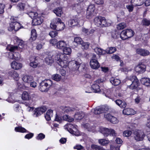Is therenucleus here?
<instances>
[{"mask_svg": "<svg viewBox=\"0 0 150 150\" xmlns=\"http://www.w3.org/2000/svg\"><path fill=\"white\" fill-rule=\"evenodd\" d=\"M78 23V20L76 18L74 19H71L68 21L69 25L73 26L77 25Z\"/></svg>", "mask_w": 150, "mask_h": 150, "instance_id": "36", "label": "nucleus"}, {"mask_svg": "<svg viewBox=\"0 0 150 150\" xmlns=\"http://www.w3.org/2000/svg\"><path fill=\"white\" fill-rule=\"evenodd\" d=\"M115 102L121 108H125L127 105L125 101L119 99L117 100H115Z\"/></svg>", "mask_w": 150, "mask_h": 150, "instance_id": "16", "label": "nucleus"}, {"mask_svg": "<svg viewBox=\"0 0 150 150\" xmlns=\"http://www.w3.org/2000/svg\"><path fill=\"white\" fill-rule=\"evenodd\" d=\"M22 80L24 82L26 83H29L33 80V78L31 76L25 75L23 76Z\"/></svg>", "mask_w": 150, "mask_h": 150, "instance_id": "21", "label": "nucleus"}, {"mask_svg": "<svg viewBox=\"0 0 150 150\" xmlns=\"http://www.w3.org/2000/svg\"><path fill=\"white\" fill-rule=\"evenodd\" d=\"M50 43L52 45H54L56 44L57 45V39H52L50 40Z\"/></svg>", "mask_w": 150, "mask_h": 150, "instance_id": "63", "label": "nucleus"}, {"mask_svg": "<svg viewBox=\"0 0 150 150\" xmlns=\"http://www.w3.org/2000/svg\"><path fill=\"white\" fill-rule=\"evenodd\" d=\"M94 51L97 54L99 55L104 54L106 53V51L105 50L98 47L95 48L94 49Z\"/></svg>", "mask_w": 150, "mask_h": 150, "instance_id": "28", "label": "nucleus"}, {"mask_svg": "<svg viewBox=\"0 0 150 150\" xmlns=\"http://www.w3.org/2000/svg\"><path fill=\"white\" fill-rule=\"evenodd\" d=\"M128 80L127 82L131 81L132 84L128 86L127 87L131 89H133L137 88L139 85V80L135 76H130L127 77Z\"/></svg>", "mask_w": 150, "mask_h": 150, "instance_id": "2", "label": "nucleus"}, {"mask_svg": "<svg viewBox=\"0 0 150 150\" xmlns=\"http://www.w3.org/2000/svg\"><path fill=\"white\" fill-rule=\"evenodd\" d=\"M142 24L143 25L148 26L150 25V19L144 18L142 21Z\"/></svg>", "mask_w": 150, "mask_h": 150, "instance_id": "38", "label": "nucleus"}, {"mask_svg": "<svg viewBox=\"0 0 150 150\" xmlns=\"http://www.w3.org/2000/svg\"><path fill=\"white\" fill-rule=\"evenodd\" d=\"M109 25V24L107 22L105 18L104 17H102L100 27H107Z\"/></svg>", "mask_w": 150, "mask_h": 150, "instance_id": "41", "label": "nucleus"}, {"mask_svg": "<svg viewBox=\"0 0 150 150\" xmlns=\"http://www.w3.org/2000/svg\"><path fill=\"white\" fill-rule=\"evenodd\" d=\"M104 117L108 120L109 121H110V120L111 119V118L112 117V115L108 113L107 114H104Z\"/></svg>", "mask_w": 150, "mask_h": 150, "instance_id": "62", "label": "nucleus"}, {"mask_svg": "<svg viewBox=\"0 0 150 150\" xmlns=\"http://www.w3.org/2000/svg\"><path fill=\"white\" fill-rule=\"evenodd\" d=\"M52 79L57 81H59L61 79V76L58 74H53L52 76Z\"/></svg>", "mask_w": 150, "mask_h": 150, "instance_id": "40", "label": "nucleus"}, {"mask_svg": "<svg viewBox=\"0 0 150 150\" xmlns=\"http://www.w3.org/2000/svg\"><path fill=\"white\" fill-rule=\"evenodd\" d=\"M53 23H51L50 27L57 31H60L64 29L65 27V24L62 22L61 19L59 18H56L53 20Z\"/></svg>", "mask_w": 150, "mask_h": 150, "instance_id": "1", "label": "nucleus"}, {"mask_svg": "<svg viewBox=\"0 0 150 150\" xmlns=\"http://www.w3.org/2000/svg\"><path fill=\"white\" fill-rule=\"evenodd\" d=\"M126 26V24L125 23H122L117 25V28L118 30H121L125 28Z\"/></svg>", "mask_w": 150, "mask_h": 150, "instance_id": "45", "label": "nucleus"}, {"mask_svg": "<svg viewBox=\"0 0 150 150\" xmlns=\"http://www.w3.org/2000/svg\"><path fill=\"white\" fill-rule=\"evenodd\" d=\"M132 134V132L130 130H125L123 133V136L126 137L130 136Z\"/></svg>", "mask_w": 150, "mask_h": 150, "instance_id": "52", "label": "nucleus"}, {"mask_svg": "<svg viewBox=\"0 0 150 150\" xmlns=\"http://www.w3.org/2000/svg\"><path fill=\"white\" fill-rule=\"evenodd\" d=\"M9 74L13 77H17L18 76V74L17 72L13 70L9 71Z\"/></svg>", "mask_w": 150, "mask_h": 150, "instance_id": "49", "label": "nucleus"}, {"mask_svg": "<svg viewBox=\"0 0 150 150\" xmlns=\"http://www.w3.org/2000/svg\"><path fill=\"white\" fill-rule=\"evenodd\" d=\"M37 38V34L36 30L33 29L31 30V36L30 39V41L35 40Z\"/></svg>", "mask_w": 150, "mask_h": 150, "instance_id": "26", "label": "nucleus"}, {"mask_svg": "<svg viewBox=\"0 0 150 150\" xmlns=\"http://www.w3.org/2000/svg\"><path fill=\"white\" fill-rule=\"evenodd\" d=\"M109 134L113 136H116L117 134L115 131L113 129H110Z\"/></svg>", "mask_w": 150, "mask_h": 150, "instance_id": "61", "label": "nucleus"}, {"mask_svg": "<svg viewBox=\"0 0 150 150\" xmlns=\"http://www.w3.org/2000/svg\"><path fill=\"white\" fill-rule=\"evenodd\" d=\"M136 52L137 54L144 57L148 56L150 54V52L148 50L142 48L137 49Z\"/></svg>", "mask_w": 150, "mask_h": 150, "instance_id": "10", "label": "nucleus"}, {"mask_svg": "<svg viewBox=\"0 0 150 150\" xmlns=\"http://www.w3.org/2000/svg\"><path fill=\"white\" fill-rule=\"evenodd\" d=\"M25 5L22 3H19L17 5V7L21 11L23 10L24 9Z\"/></svg>", "mask_w": 150, "mask_h": 150, "instance_id": "54", "label": "nucleus"}, {"mask_svg": "<svg viewBox=\"0 0 150 150\" xmlns=\"http://www.w3.org/2000/svg\"><path fill=\"white\" fill-rule=\"evenodd\" d=\"M62 118L64 120L68 122H72L74 120V119L67 115H65L62 117Z\"/></svg>", "mask_w": 150, "mask_h": 150, "instance_id": "34", "label": "nucleus"}, {"mask_svg": "<svg viewBox=\"0 0 150 150\" xmlns=\"http://www.w3.org/2000/svg\"><path fill=\"white\" fill-rule=\"evenodd\" d=\"M141 83L146 86L150 87V80L149 78H143L141 80Z\"/></svg>", "mask_w": 150, "mask_h": 150, "instance_id": "23", "label": "nucleus"}, {"mask_svg": "<svg viewBox=\"0 0 150 150\" xmlns=\"http://www.w3.org/2000/svg\"><path fill=\"white\" fill-rule=\"evenodd\" d=\"M116 48L115 47H108L106 50V53L108 54H112L116 51Z\"/></svg>", "mask_w": 150, "mask_h": 150, "instance_id": "35", "label": "nucleus"}, {"mask_svg": "<svg viewBox=\"0 0 150 150\" xmlns=\"http://www.w3.org/2000/svg\"><path fill=\"white\" fill-rule=\"evenodd\" d=\"M90 64L91 68L94 69H97L100 66L97 59H92L90 61Z\"/></svg>", "mask_w": 150, "mask_h": 150, "instance_id": "12", "label": "nucleus"}, {"mask_svg": "<svg viewBox=\"0 0 150 150\" xmlns=\"http://www.w3.org/2000/svg\"><path fill=\"white\" fill-rule=\"evenodd\" d=\"M91 88L93 91L95 93H98L100 91V87L97 84H93L91 86Z\"/></svg>", "mask_w": 150, "mask_h": 150, "instance_id": "32", "label": "nucleus"}, {"mask_svg": "<svg viewBox=\"0 0 150 150\" xmlns=\"http://www.w3.org/2000/svg\"><path fill=\"white\" fill-rule=\"evenodd\" d=\"M123 113L126 115H132L135 113V111L134 110L130 108H126L124 109L122 111Z\"/></svg>", "mask_w": 150, "mask_h": 150, "instance_id": "15", "label": "nucleus"}, {"mask_svg": "<svg viewBox=\"0 0 150 150\" xmlns=\"http://www.w3.org/2000/svg\"><path fill=\"white\" fill-rule=\"evenodd\" d=\"M22 98L24 100H28L29 99V96L26 91H24L22 95Z\"/></svg>", "mask_w": 150, "mask_h": 150, "instance_id": "44", "label": "nucleus"}, {"mask_svg": "<svg viewBox=\"0 0 150 150\" xmlns=\"http://www.w3.org/2000/svg\"><path fill=\"white\" fill-rule=\"evenodd\" d=\"M145 136L144 133L140 131L136 132L134 133V138L137 141H139L143 139Z\"/></svg>", "mask_w": 150, "mask_h": 150, "instance_id": "11", "label": "nucleus"}, {"mask_svg": "<svg viewBox=\"0 0 150 150\" xmlns=\"http://www.w3.org/2000/svg\"><path fill=\"white\" fill-rule=\"evenodd\" d=\"M80 64L79 62L75 60H73L69 62L68 66L70 69L71 71L77 70L80 67Z\"/></svg>", "mask_w": 150, "mask_h": 150, "instance_id": "6", "label": "nucleus"}, {"mask_svg": "<svg viewBox=\"0 0 150 150\" xmlns=\"http://www.w3.org/2000/svg\"><path fill=\"white\" fill-rule=\"evenodd\" d=\"M57 32L55 31H50L49 33V35L52 37L54 38L57 35Z\"/></svg>", "mask_w": 150, "mask_h": 150, "instance_id": "55", "label": "nucleus"}, {"mask_svg": "<svg viewBox=\"0 0 150 150\" xmlns=\"http://www.w3.org/2000/svg\"><path fill=\"white\" fill-rule=\"evenodd\" d=\"M66 46V42L63 40L58 41L56 45L57 48L59 49H63Z\"/></svg>", "mask_w": 150, "mask_h": 150, "instance_id": "20", "label": "nucleus"}, {"mask_svg": "<svg viewBox=\"0 0 150 150\" xmlns=\"http://www.w3.org/2000/svg\"><path fill=\"white\" fill-rule=\"evenodd\" d=\"M91 147L93 150H105L102 146L95 144H92Z\"/></svg>", "mask_w": 150, "mask_h": 150, "instance_id": "39", "label": "nucleus"}, {"mask_svg": "<svg viewBox=\"0 0 150 150\" xmlns=\"http://www.w3.org/2000/svg\"><path fill=\"white\" fill-rule=\"evenodd\" d=\"M27 14L29 15V16L31 18H35V17L37 16L38 15V13L36 12H30L27 13Z\"/></svg>", "mask_w": 150, "mask_h": 150, "instance_id": "50", "label": "nucleus"}, {"mask_svg": "<svg viewBox=\"0 0 150 150\" xmlns=\"http://www.w3.org/2000/svg\"><path fill=\"white\" fill-rule=\"evenodd\" d=\"M45 135L42 133H40L38 134L36 137L37 139L38 140H42L45 138Z\"/></svg>", "mask_w": 150, "mask_h": 150, "instance_id": "57", "label": "nucleus"}, {"mask_svg": "<svg viewBox=\"0 0 150 150\" xmlns=\"http://www.w3.org/2000/svg\"><path fill=\"white\" fill-rule=\"evenodd\" d=\"M145 0H131V3L135 6H140L142 5Z\"/></svg>", "mask_w": 150, "mask_h": 150, "instance_id": "18", "label": "nucleus"}, {"mask_svg": "<svg viewBox=\"0 0 150 150\" xmlns=\"http://www.w3.org/2000/svg\"><path fill=\"white\" fill-rule=\"evenodd\" d=\"M83 117V115H82L81 114L77 113L74 115V118L77 120H81Z\"/></svg>", "mask_w": 150, "mask_h": 150, "instance_id": "53", "label": "nucleus"}, {"mask_svg": "<svg viewBox=\"0 0 150 150\" xmlns=\"http://www.w3.org/2000/svg\"><path fill=\"white\" fill-rule=\"evenodd\" d=\"M43 21L42 16L35 17L32 20V24L33 25H38L41 24Z\"/></svg>", "mask_w": 150, "mask_h": 150, "instance_id": "13", "label": "nucleus"}, {"mask_svg": "<svg viewBox=\"0 0 150 150\" xmlns=\"http://www.w3.org/2000/svg\"><path fill=\"white\" fill-rule=\"evenodd\" d=\"M59 17H60L63 13L62 9L61 7H58L56 8L53 11Z\"/></svg>", "mask_w": 150, "mask_h": 150, "instance_id": "30", "label": "nucleus"}, {"mask_svg": "<svg viewBox=\"0 0 150 150\" xmlns=\"http://www.w3.org/2000/svg\"><path fill=\"white\" fill-rule=\"evenodd\" d=\"M5 7V4H0V14L3 13L4 12Z\"/></svg>", "mask_w": 150, "mask_h": 150, "instance_id": "59", "label": "nucleus"}, {"mask_svg": "<svg viewBox=\"0 0 150 150\" xmlns=\"http://www.w3.org/2000/svg\"><path fill=\"white\" fill-rule=\"evenodd\" d=\"M74 41L77 44L81 45L83 41L81 38L76 37L74 38Z\"/></svg>", "mask_w": 150, "mask_h": 150, "instance_id": "48", "label": "nucleus"}, {"mask_svg": "<svg viewBox=\"0 0 150 150\" xmlns=\"http://www.w3.org/2000/svg\"><path fill=\"white\" fill-rule=\"evenodd\" d=\"M110 122L112 123L116 124L118 123V121L116 117L112 116Z\"/></svg>", "mask_w": 150, "mask_h": 150, "instance_id": "56", "label": "nucleus"}, {"mask_svg": "<svg viewBox=\"0 0 150 150\" xmlns=\"http://www.w3.org/2000/svg\"><path fill=\"white\" fill-rule=\"evenodd\" d=\"M133 6H134V5L133 4L132 5H127L126 6V7L128 9V11L129 12H131L133 10Z\"/></svg>", "mask_w": 150, "mask_h": 150, "instance_id": "58", "label": "nucleus"}, {"mask_svg": "<svg viewBox=\"0 0 150 150\" xmlns=\"http://www.w3.org/2000/svg\"><path fill=\"white\" fill-rule=\"evenodd\" d=\"M52 84V81L51 80L49 79L45 80L40 83L39 87V90L42 92L47 91Z\"/></svg>", "mask_w": 150, "mask_h": 150, "instance_id": "3", "label": "nucleus"}, {"mask_svg": "<svg viewBox=\"0 0 150 150\" xmlns=\"http://www.w3.org/2000/svg\"><path fill=\"white\" fill-rule=\"evenodd\" d=\"M45 62L48 65H51L54 62V59L50 55H48L45 59Z\"/></svg>", "mask_w": 150, "mask_h": 150, "instance_id": "22", "label": "nucleus"}, {"mask_svg": "<svg viewBox=\"0 0 150 150\" xmlns=\"http://www.w3.org/2000/svg\"><path fill=\"white\" fill-rule=\"evenodd\" d=\"M95 7L94 4L90 5L86 11V17L88 18H90L95 15L96 13L94 12Z\"/></svg>", "mask_w": 150, "mask_h": 150, "instance_id": "5", "label": "nucleus"}, {"mask_svg": "<svg viewBox=\"0 0 150 150\" xmlns=\"http://www.w3.org/2000/svg\"><path fill=\"white\" fill-rule=\"evenodd\" d=\"M62 108L64 112L67 113L72 112L75 110L74 108H70L68 106H65L64 107H62Z\"/></svg>", "mask_w": 150, "mask_h": 150, "instance_id": "27", "label": "nucleus"}, {"mask_svg": "<svg viewBox=\"0 0 150 150\" xmlns=\"http://www.w3.org/2000/svg\"><path fill=\"white\" fill-rule=\"evenodd\" d=\"M99 143L102 146H107L109 143L110 141L104 139H100L98 140Z\"/></svg>", "mask_w": 150, "mask_h": 150, "instance_id": "31", "label": "nucleus"}, {"mask_svg": "<svg viewBox=\"0 0 150 150\" xmlns=\"http://www.w3.org/2000/svg\"><path fill=\"white\" fill-rule=\"evenodd\" d=\"M146 65L142 63H139L135 67V71L138 73H142L146 71Z\"/></svg>", "mask_w": 150, "mask_h": 150, "instance_id": "9", "label": "nucleus"}, {"mask_svg": "<svg viewBox=\"0 0 150 150\" xmlns=\"http://www.w3.org/2000/svg\"><path fill=\"white\" fill-rule=\"evenodd\" d=\"M134 34V32L132 30L128 29L122 30L120 36L122 39L125 40L132 37Z\"/></svg>", "mask_w": 150, "mask_h": 150, "instance_id": "4", "label": "nucleus"}, {"mask_svg": "<svg viewBox=\"0 0 150 150\" xmlns=\"http://www.w3.org/2000/svg\"><path fill=\"white\" fill-rule=\"evenodd\" d=\"M54 120L59 123H61L62 121V119L59 116L56 114Z\"/></svg>", "mask_w": 150, "mask_h": 150, "instance_id": "64", "label": "nucleus"}, {"mask_svg": "<svg viewBox=\"0 0 150 150\" xmlns=\"http://www.w3.org/2000/svg\"><path fill=\"white\" fill-rule=\"evenodd\" d=\"M64 128L68 131L70 133H72L73 132L72 129L74 128V126L71 124H67L65 125L64 127Z\"/></svg>", "mask_w": 150, "mask_h": 150, "instance_id": "25", "label": "nucleus"}, {"mask_svg": "<svg viewBox=\"0 0 150 150\" xmlns=\"http://www.w3.org/2000/svg\"><path fill=\"white\" fill-rule=\"evenodd\" d=\"M47 109V108L45 106L37 108L33 111V115L35 117H38L45 112Z\"/></svg>", "mask_w": 150, "mask_h": 150, "instance_id": "7", "label": "nucleus"}, {"mask_svg": "<svg viewBox=\"0 0 150 150\" xmlns=\"http://www.w3.org/2000/svg\"><path fill=\"white\" fill-rule=\"evenodd\" d=\"M11 66L13 69L15 70L20 69L22 67V64L21 63L16 61L13 62L11 64Z\"/></svg>", "mask_w": 150, "mask_h": 150, "instance_id": "14", "label": "nucleus"}, {"mask_svg": "<svg viewBox=\"0 0 150 150\" xmlns=\"http://www.w3.org/2000/svg\"><path fill=\"white\" fill-rule=\"evenodd\" d=\"M17 43L18 44V48L21 49L24 48V44L23 41L20 39H18L17 40Z\"/></svg>", "mask_w": 150, "mask_h": 150, "instance_id": "42", "label": "nucleus"}, {"mask_svg": "<svg viewBox=\"0 0 150 150\" xmlns=\"http://www.w3.org/2000/svg\"><path fill=\"white\" fill-rule=\"evenodd\" d=\"M100 130V132L103 135L104 137H107L109 134L110 129L108 128L101 127Z\"/></svg>", "mask_w": 150, "mask_h": 150, "instance_id": "19", "label": "nucleus"}, {"mask_svg": "<svg viewBox=\"0 0 150 150\" xmlns=\"http://www.w3.org/2000/svg\"><path fill=\"white\" fill-rule=\"evenodd\" d=\"M102 17H96L94 20V22L95 24L97 26L100 27L101 23Z\"/></svg>", "mask_w": 150, "mask_h": 150, "instance_id": "29", "label": "nucleus"}, {"mask_svg": "<svg viewBox=\"0 0 150 150\" xmlns=\"http://www.w3.org/2000/svg\"><path fill=\"white\" fill-rule=\"evenodd\" d=\"M57 63L62 67L66 68L67 67V64L66 63V61H65L64 62V61H62V59L61 61H60L59 62H57Z\"/></svg>", "mask_w": 150, "mask_h": 150, "instance_id": "51", "label": "nucleus"}, {"mask_svg": "<svg viewBox=\"0 0 150 150\" xmlns=\"http://www.w3.org/2000/svg\"><path fill=\"white\" fill-rule=\"evenodd\" d=\"M31 61L30 63V65L32 67L36 68L38 65V61L35 57H32L30 58Z\"/></svg>", "mask_w": 150, "mask_h": 150, "instance_id": "17", "label": "nucleus"}, {"mask_svg": "<svg viewBox=\"0 0 150 150\" xmlns=\"http://www.w3.org/2000/svg\"><path fill=\"white\" fill-rule=\"evenodd\" d=\"M18 18V17H14L13 16H11L10 19L11 21V23H17Z\"/></svg>", "mask_w": 150, "mask_h": 150, "instance_id": "60", "label": "nucleus"}, {"mask_svg": "<svg viewBox=\"0 0 150 150\" xmlns=\"http://www.w3.org/2000/svg\"><path fill=\"white\" fill-rule=\"evenodd\" d=\"M15 130L16 132H19L21 133L28 132L25 129L20 126L16 127L15 128Z\"/></svg>", "mask_w": 150, "mask_h": 150, "instance_id": "33", "label": "nucleus"}, {"mask_svg": "<svg viewBox=\"0 0 150 150\" xmlns=\"http://www.w3.org/2000/svg\"><path fill=\"white\" fill-rule=\"evenodd\" d=\"M63 52L64 54H71V50L70 48L66 47L63 49Z\"/></svg>", "mask_w": 150, "mask_h": 150, "instance_id": "46", "label": "nucleus"}, {"mask_svg": "<svg viewBox=\"0 0 150 150\" xmlns=\"http://www.w3.org/2000/svg\"><path fill=\"white\" fill-rule=\"evenodd\" d=\"M63 56V55L62 54L60 53L57 54L55 57V61H57V62H59L62 59L61 58Z\"/></svg>", "mask_w": 150, "mask_h": 150, "instance_id": "47", "label": "nucleus"}, {"mask_svg": "<svg viewBox=\"0 0 150 150\" xmlns=\"http://www.w3.org/2000/svg\"><path fill=\"white\" fill-rule=\"evenodd\" d=\"M21 24L18 22L11 23L10 26L8 28V30L11 31L13 30L17 31L21 28Z\"/></svg>", "mask_w": 150, "mask_h": 150, "instance_id": "8", "label": "nucleus"}, {"mask_svg": "<svg viewBox=\"0 0 150 150\" xmlns=\"http://www.w3.org/2000/svg\"><path fill=\"white\" fill-rule=\"evenodd\" d=\"M81 45L82 48L84 50H87L90 45V43L88 42H84L83 41L81 44Z\"/></svg>", "mask_w": 150, "mask_h": 150, "instance_id": "43", "label": "nucleus"}, {"mask_svg": "<svg viewBox=\"0 0 150 150\" xmlns=\"http://www.w3.org/2000/svg\"><path fill=\"white\" fill-rule=\"evenodd\" d=\"M110 81L113 85L115 86L118 85L121 83L120 80L113 77L110 79Z\"/></svg>", "mask_w": 150, "mask_h": 150, "instance_id": "24", "label": "nucleus"}, {"mask_svg": "<svg viewBox=\"0 0 150 150\" xmlns=\"http://www.w3.org/2000/svg\"><path fill=\"white\" fill-rule=\"evenodd\" d=\"M104 108H96L94 109L93 112L94 114L96 115L100 114L104 112Z\"/></svg>", "mask_w": 150, "mask_h": 150, "instance_id": "37", "label": "nucleus"}]
</instances>
